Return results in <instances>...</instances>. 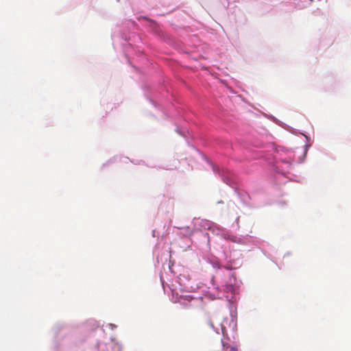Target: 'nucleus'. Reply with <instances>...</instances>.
<instances>
[{
    "instance_id": "obj_1",
    "label": "nucleus",
    "mask_w": 351,
    "mask_h": 351,
    "mask_svg": "<svg viewBox=\"0 0 351 351\" xmlns=\"http://www.w3.org/2000/svg\"><path fill=\"white\" fill-rule=\"evenodd\" d=\"M222 346H223V350L224 351H237V349L235 347H234V346L230 347L227 343H226L223 341H222Z\"/></svg>"
},
{
    "instance_id": "obj_2",
    "label": "nucleus",
    "mask_w": 351,
    "mask_h": 351,
    "mask_svg": "<svg viewBox=\"0 0 351 351\" xmlns=\"http://www.w3.org/2000/svg\"><path fill=\"white\" fill-rule=\"evenodd\" d=\"M208 324L211 328H214V325L210 319L208 320Z\"/></svg>"
}]
</instances>
